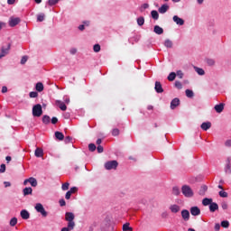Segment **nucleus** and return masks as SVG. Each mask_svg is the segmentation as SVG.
<instances>
[{"instance_id": "f257e3e1", "label": "nucleus", "mask_w": 231, "mask_h": 231, "mask_svg": "<svg viewBox=\"0 0 231 231\" xmlns=\"http://www.w3.org/2000/svg\"><path fill=\"white\" fill-rule=\"evenodd\" d=\"M65 220L68 221L69 228H75V214H73L72 212H66Z\"/></svg>"}, {"instance_id": "f03ea898", "label": "nucleus", "mask_w": 231, "mask_h": 231, "mask_svg": "<svg viewBox=\"0 0 231 231\" xmlns=\"http://www.w3.org/2000/svg\"><path fill=\"white\" fill-rule=\"evenodd\" d=\"M181 192L185 198H193L194 197V190L189 185H183L181 187Z\"/></svg>"}, {"instance_id": "7ed1b4c3", "label": "nucleus", "mask_w": 231, "mask_h": 231, "mask_svg": "<svg viewBox=\"0 0 231 231\" xmlns=\"http://www.w3.org/2000/svg\"><path fill=\"white\" fill-rule=\"evenodd\" d=\"M34 208L36 212H38L39 214H42V217H48V212L46 211V209H44V206H42V204L37 203Z\"/></svg>"}, {"instance_id": "20e7f679", "label": "nucleus", "mask_w": 231, "mask_h": 231, "mask_svg": "<svg viewBox=\"0 0 231 231\" xmlns=\"http://www.w3.org/2000/svg\"><path fill=\"white\" fill-rule=\"evenodd\" d=\"M42 116V106L37 104L32 107V116Z\"/></svg>"}, {"instance_id": "39448f33", "label": "nucleus", "mask_w": 231, "mask_h": 231, "mask_svg": "<svg viewBox=\"0 0 231 231\" xmlns=\"http://www.w3.org/2000/svg\"><path fill=\"white\" fill-rule=\"evenodd\" d=\"M118 167V162L116 161H110V162H106L105 163V169H106V171H116V169Z\"/></svg>"}, {"instance_id": "423d86ee", "label": "nucleus", "mask_w": 231, "mask_h": 231, "mask_svg": "<svg viewBox=\"0 0 231 231\" xmlns=\"http://www.w3.org/2000/svg\"><path fill=\"white\" fill-rule=\"evenodd\" d=\"M10 48H12V44L8 43L6 47H2L0 51V59H3V57H6L8 53H10Z\"/></svg>"}, {"instance_id": "0eeeda50", "label": "nucleus", "mask_w": 231, "mask_h": 231, "mask_svg": "<svg viewBox=\"0 0 231 231\" xmlns=\"http://www.w3.org/2000/svg\"><path fill=\"white\" fill-rule=\"evenodd\" d=\"M189 212H190L191 216H200L201 209H199L198 208V206H194V207L190 208Z\"/></svg>"}, {"instance_id": "6e6552de", "label": "nucleus", "mask_w": 231, "mask_h": 231, "mask_svg": "<svg viewBox=\"0 0 231 231\" xmlns=\"http://www.w3.org/2000/svg\"><path fill=\"white\" fill-rule=\"evenodd\" d=\"M181 217L184 219V221H189V219H190V212H189L187 209H183L181 211Z\"/></svg>"}, {"instance_id": "1a4fd4ad", "label": "nucleus", "mask_w": 231, "mask_h": 231, "mask_svg": "<svg viewBox=\"0 0 231 231\" xmlns=\"http://www.w3.org/2000/svg\"><path fill=\"white\" fill-rule=\"evenodd\" d=\"M21 23V18H11L9 21V26L14 28V26H17Z\"/></svg>"}, {"instance_id": "9d476101", "label": "nucleus", "mask_w": 231, "mask_h": 231, "mask_svg": "<svg viewBox=\"0 0 231 231\" xmlns=\"http://www.w3.org/2000/svg\"><path fill=\"white\" fill-rule=\"evenodd\" d=\"M173 21L178 24L179 26H183L185 24V20L180 18L178 15L173 16Z\"/></svg>"}, {"instance_id": "9b49d317", "label": "nucleus", "mask_w": 231, "mask_h": 231, "mask_svg": "<svg viewBox=\"0 0 231 231\" xmlns=\"http://www.w3.org/2000/svg\"><path fill=\"white\" fill-rule=\"evenodd\" d=\"M178 106H180V98L175 97L171 102V109H176V107H178Z\"/></svg>"}, {"instance_id": "f8f14e48", "label": "nucleus", "mask_w": 231, "mask_h": 231, "mask_svg": "<svg viewBox=\"0 0 231 231\" xmlns=\"http://www.w3.org/2000/svg\"><path fill=\"white\" fill-rule=\"evenodd\" d=\"M34 156H36V158H42L44 156V151L42 148H36Z\"/></svg>"}, {"instance_id": "ddd939ff", "label": "nucleus", "mask_w": 231, "mask_h": 231, "mask_svg": "<svg viewBox=\"0 0 231 231\" xmlns=\"http://www.w3.org/2000/svg\"><path fill=\"white\" fill-rule=\"evenodd\" d=\"M154 89L156 93H163V87H162V83L160 81L155 82Z\"/></svg>"}, {"instance_id": "4468645a", "label": "nucleus", "mask_w": 231, "mask_h": 231, "mask_svg": "<svg viewBox=\"0 0 231 231\" xmlns=\"http://www.w3.org/2000/svg\"><path fill=\"white\" fill-rule=\"evenodd\" d=\"M200 127H201V129L203 131H208V129H210V127H212V123H210V122H204V123H202Z\"/></svg>"}, {"instance_id": "2eb2a0df", "label": "nucleus", "mask_w": 231, "mask_h": 231, "mask_svg": "<svg viewBox=\"0 0 231 231\" xmlns=\"http://www.w3.org/2000/svg\"><path fill=\"white\" fill-rule=\"evenodd\" d=\"M20 216L22 219H30V213L26 209L22 210Z\"/></svg>"}, {"instance_id": "dca6fc26", "label": "nucleus", "mask_w": 231, "mask_h": 231, "mask_svg": "<svg viewBox=\"0 0 231 231\" xmlns=\"http://www.w3.org/2000/svg\"><path fill=\"white\" fill-rule=\"evenodd\" d=\"M216 210H219V206L216 202H212L211 205H209V211L210 212H216Z\"/></svg>"}, {"instance_id": "f3484780", "label": "nucleus", "mask_w": 231, "mask_h": 231, "mask_svg": "<svg viewBox=\"0 0 231 231\" xmlns=\"http://www.w3.org/2000/svg\"><path fill=\"white\" fill-rule=\"evenodd\" d=\"M223 109H225V104L223 103L215 106V111L217 113H223Z\"/></svg>"}, {"instance_id": "a211bd4d", "label": "nucleus", "mask_w": 231, "mask_h": 231, "mask_svg": "<svg viewBox=\"0 0 231 231\" xmlns=\"http://www.w3.org/2000/svg\"><path fill=\"white\" fill-rule=\"evenodd\" d=\"M153 32L157 35H162L163 33V28L160 27V25H155L153 28Z\"/></svg>"}, {"instance_id": "6ab92c4d", "label": "nucleus", "mask_w": 231, "mask_h": 231, "mask_svg": "<svg viewBox=\"0 0 231 231\" xmlns=\"http://www.w3.org/2000/svg\"><path fill=\"white\" fill-rule=\"evenodd\" d=\"M56 104L58 105V106L61 111H66V109H68V106H66V104H64V102L62 101L57 100Z\"/></svg>"}, {"instance_id": "aec40b11", "label": "nucleus", "mask_w": 231, "mask_h": 231, "mask_svg": "<svg viewBox=\"0 0 231 231\" xmlns=\"http://www.w3.org/2000/svg\"><path fill=\"white\" fill-rule=\"evenodd\" d=\"M170 210L173 213V214H178V212H180V206L174 204V205H171L170 207Z\"/></svg>"}, {"instance_id": "412c9836", "label": "nucleus", "mask_w": 231, "mask_h": 231, "mask_svg": "<svg viewBox=\"0 0 231 231\" xmlns=\"http://www.w3.org/2000/svg\"><path fill=\"white\" fill-rule=\"evenodd\" d=\"M169 10V5L167 4L162 5L160 8H159V12L161 14H166V12H168Z\"/></svg>"}, {"instance_id": "4be33fe9", "label": "nucleus", "mask_w": 231, "mask_h": 231, "mask_svg": "<svg viewBox=\"0 0 231 231\" xmlns=\"http://www.w3.org/2000/svg\"><path fill=\"white\" fill-rule=\"evenodd\" d=\"M211 203H212V199L205 198L202 200V205L204 207H208V205H211Z\"/></svg>"}, {"instance_id": "5701e85b", "label": "nucleus", "mask_w": 231, "mask_h": 231, "mask_svg": "<svg viewBox=\"0 0 231 231\" xmlns=\"http://www.w3.org/2000/svg\"><path fill=\"white\" fill-rule=\"evenodd\" d=\"M151 15H152V19H154V21H158V19H160V14H158V11H156V10H152L151 12Z\"/></svg>"}, {"instance_id": "b1692460", "label": "nucleus", "mask_w": 231, "mask_h": 231, "mask_svg": "<svg viewBox=\"0 0 231 231\" xmlns=\"http://www.w3.org/2000/svg\"><path fill=\"white\" fill-rule=\"evenodd\" d=\"M33 192V189L30 187L23 189V196H30Z\"/></svg>"}, {"instance_id": "393cba45", "label": "nucleus", "mask_w": 231, "mask_h": 231, "mask_svg": "<svg viewBox=\"0 0 231 231\" xmlns=\"http://www.w3.org/2000/svg\"><path fill=\"white\" fill-rule=\"evenodd\" d=\"M36 91H39V93L44 91V85L42 82L36 84Z\"/></svg>"}, {"instance_id": "a878e982", "label": "nucleus", "mask_w": 231, "mask_h": 231, "mask_svg": "<svg viewBox=\"0 0 231 231\" xmlns=\"http://www.w3.org/2000/svg\"><path fill=\"white\" fill-rule=\"evenodd\" d=\"M207 190H208V188L205 185L201 186L199 194V196H205V192H207Z\"/></svg>"}, {"instance_id": "bb28decb", "label": "nucleus", "mask_w": 231, "mask_h": 231, "mask_svg": "<svg viewBox=\"0 0 231 231\" xmlns=\"http://www.w3.org/2000/svg\"><path fill=\"white\" fill-rule=\"evenodd\" d=\"M55 138L57 140L62 141L64 140V134H62L61 132H55Z\"/></svg>"}, {"instance_id": "cd10ccee", "label": "nucleus", "mask_w": 231, "mask_h": 231, "mask_svg": "<svg viewBox=\"0 0 231 231\" xmlns=\"http://www.w3.org/2000/svg\"><path fill=\"white\" fill-rule=\"evenodd\" d=\"M137 24L138 26H143V24H145V18H143V16L138 17Z\"/></svg>"}, {"instance_id": "c85d7f7f", "label": "nucleus", "mask_w": 231, "mask_h": 231, "mask_svg": "<svg viewBox=\"0 0 231 231\" xmlns=\"http://www.w3.org/2000/svg\"><path fill=\"white\" fill-rule=\"evenodd\" d=\"M29 182L32 187H37L38 185L37 179L33 177L29 178Z\"/></svg>"}, {"instance_id": "c756f323", "label": "nucleus", "mask_w": 231, "mask_h": 231, "mask_svg": "<svg viewBox=\"0 0 231 231\" xmlns=\"http://www.w3.org/2000/svg\"><path fill=\"white\" fill-rule=\"evenodd\" d=\"M176 79V74H175V72H171L170 74H169V76H168V80L170 81V82H172V81H174Z\"/></svg>"}, {"instance_id": "7c9ffc66", "label": "nucleus", "mask_w": 231, "mask_h": 231, "mask_svg": "<svg viewBox=\"0 0 231 231\" xmlns=\"http://www.w3.org/2000/svg\"><path fill=\"white\" fill-rule=\"evenodd\" d=\"M51 120V119L50 118L49 116H43V117H42V122H43V124H45L46 125H48V124H50Z\"/></svg>"}, {"instance_id": "2f4dec72", "label": "nucleus", "mask_w": 231, "mask_h": 231, "mask_svg": "<svg viewBox=\"0 0 231 231\" xmlns=\"http://www.w3.org/2000/svg\"><path fill=\"white\" fill-rule=\"evenodd\" d=\"M88 151H90V152H95V151H97V145H95V143H89Z\"/></svg>"}, {"instance_id": "473e14b6", "label": "nucleus", "mask_w": 231, "mask_h": 231, "mask_svg": "<svg viewBox=\"0 0 231 231\" xmlns=\"http://www.w3.org/2000/svg\"><path fill=\"white\" fill-rule=\"evenodd\" d=\"M226 172H227L228 174H230V172H231L230 158H227V164L226 166Z\"/></svg>"}, {"instance_id": "72a5a7b5", "label": "nucleus", "mask_w": 231, "mask_h": 231, "mask_svg": "<svg viewBox=\"0 0 231 231\" xmlns=\"http://www.w3.org/2000/svg\"><path fill=\"white\" fill-rule=\"evenodd\" d=\"M172 194H173L174 196H180V188H178V187H173V189H172Z\"/></svg>"}, {"instance_id": "f704fd0d", "label": "nucleus", "mask_w": 231, "mask_h": 231, "mask_svg": "<svg viewBox=\"0 0 231 231\" xmlns=\"http://www.w3.org/2000/svg\"><path fill=\"white\" fill-rule=\"evenodd\" d=\"M206 62H207L208 66H215L216 65V60H214L213 59H207Z\"/></svg>"}, {"instance_id": "c9c22d12", "label": "nucleus", "mask_w": 231, "mask_h": 231, "mask_svg": "<svg viewBox=\"0 0 231 231\" xmlns=\"http://www.w3.org/2000/svg\"><path fill=\"white\" fill-rule=\"evenodd\" d=\"M186 97H188V98H192V97H194V92L190 89H186Z\"/></svg>"}, {"instance_id": "e433bc0d", "label": "nucleus", "mask_w": 231, "mask_h": 231, "mask_svg": "<svg viewBox=\"0 0 231 231\" xmlns=\"http://www.w3.org/2000/svg\"><path fill=\"white\" fill-rule=\"evenodd\" d=\"M195 71L198 73V75H205V70L201 68L195 67Z\"/></svg>"}, {"instance_id": "4c0bfd02", "label": "nucleus", "mask_w": 231, "mask_h": 231, "mask_svg": "<svg viewBox=\"0 0 231 231\" xmlns=\"http://www.w3.org/2000/svg\"><path fill=\"white\" fill-rule=\"evenodd\" d=\"M221 226L223 228H228V226H230V222H228V220H224L221 222Z\"/></svg>"}, {"instance_id": "58836bf2", "label": "nucleus", "mask_w": 231, "mask_h": 231, "mask_svg": "<svg viewBox=\"0 0 231 231\" xmlns=\"http://www.w3.org/2000/svg\"><path fill=\"white\" fill-rule=\"evenodd\" d=\"M10 226H15L17 225V217H13L9 222Z\"/></svg>"}, {"instance_id": "ea45409f", "label": "nucleus", "mask_w": 231, "mask_h": 231, "mask_svg": "<svg viewBox=\"0 0 231 231\" xmlns=\"http://www.w3.org/2000/svg\"><path fill=\"white\" fill-rule=\"evenodd\" d=\"M123 230L124 231H133V227H131V226H129V224L128 223H126V224H124L123 225Z\"/></svg>"}, {"instance_id": "a19ab883", "label": "nucleus", "mask_w": 231, "mask_h": 231, "mask_svg": "<svg viewBox=\"0 0 231 231\" xmlns=\"http://www.w3.org/2000/svg\"><path fill=\"white\" fill-rule=\"evenodd\" d=\"M166 48H172V42L171 40H166L164 42Z\"/></svg>"}, {"instance_id": "79ce46f5", "label": "nucleus", "mask_w": 231, "mask_h": 231, "mask_svg": "<svg viewBox=\"0 0 231 231\" xmlns=\"http://www.w3.org/2000/svg\"><path fill=\"white\" fill-rule=\"evenodd\" d=\"M44 17H45L44 14H38L37 16L38 23H42V21H44Z\"/></svg>"}, {"instance_id": "37998d69", "label": "nucleus", "mask_w": 231, "mask_h": 231, "mask_svg": "<svg viewBox=\"0 0 231 231\" xmlns=\"http://www.w3.org/2000/svg\"><path fill=\"white\" fill-rule=\"evenodd\" d=\"M57 3H59V0H49L48 1L49 6H55V5H57Z\"/></svg>"}, {"instance_id": "c03bdc74", "label": "nucleus", "mask_w": 231, "mask_h": 231, "mask_svg": "<svg viewBox=\"0 0 231 231\" xmlns=\"http://www.w3.org/2000/svg\"><path fill=\"white\" fill-rule=\"evenodd\" d=\"M29 97L31 98H37V97H39V93H37L35 91L30 92Z\"/></svg>"}, {"instance_id": "a18cd8bd", "label": "nucleus", "mask_w": 231, "mask_h": 231, "mask_svg": "<svg viewBox=\"0 0 231 231\" xmlns=\"http://www.w3.org/2000/svg\"><path fill=\"white\" fill-rule=\"evenodd\" d=\"M118 134H120V130H118V128H115L112 130L113 136H118Z\"/></svg>"}, {"instance_id": "49530a36", "label": "nucleus", "mask_w": 231, "mask_h": 231, "mask_svg": "<svg viewBox=\"0 0 231 231\" xmlns=\"http://www.w3.org/2000/svg\"><path fill=\"white\" fill-rule=\"evenodd\" d=\"M62 190H68L69 189V182H65L62 184L61 186Z\"/></svg>"}, {"instance_id": "de8ad7c7", "label": "nucleus", "mask_w": 231, "mask_h": 231, "mask_svg": "<svg viewBox=\"0 0 231 231\" xmlns=\"http://www.w3.org/2000/svg\"><path fill=\"white\" fill-rule=\"evenodd\" d=\"M218 194H219L220 198H228V193H226L224 190L219 191Z\"/></svg>"}, {"instance_id": "09e8293b", "label": "nucleus", "mask_w": 231, "mask_h": 231, "mask_svg": "<svg viewBox=\"0 0 231 231\" xmlns=\"http://www.w3.org/2000/svg\"><path fill=\"white\" fill-rule=\"evenodd\" d=\"M93 50L95 53H98V51H100V44H95Z\"/></svg>"}, {"instance_id": "8fccbe9b", "label": "nucleus", "mask_w": 231, "mask_h": 231, "mask_svg": "<svg viewBox=\"0 0 231 231\" xmlns=\"http://www.w3.org/2000/svg\"><path fill=\"white\" fill-rule=\"evenodd\" d=\"M3 172H6V165L5 164L0 165V173L3 174Z\"/></svg>"}, {"instance_id": "3c124183", "label": "nucleus", "mask_w": 231, "mask_h": 231, "mask_svg": "<svg viewBox=\"0 0 231 231\" xmlns=\"http://www.w3.org/2000/svg\"><path fill=\"white\" fill-rule=\"evenodd\" d=\"M175 88H177V89H182L183 85L180 81H175Z\"/></svg>"}, {"instance_id": "603ef678", "label": "nucleus", "mask_w": 231, "mask_h": 231, "mask_svg": "<svg viewBox=\"0 0 231 231\" xmlns=\"http://www.w3.org/2000/svg\"><path fill=\"white\" fill-rule=\"evenodd\" d=\"M28 62V56H23L21 60V64H26Z\"/></svg>"}, {"instance_id": "864d4df0", "label": "nucleus", "mask_w": 231, "mask_h": 231, "mask_svg": "<svg viewBox=\"0 0 231 231\" xmlns=\"http://www.w3.org/2000/svg\"><path fill=\"white\" fill-rule=\"evenodd\" d=\"M71 140H73V138H71V136H66L64 139L65 143H71Z\"/></svg>"}, {"instance_id": "5fc2aeb1", "label": "nucleus", "mask_w": 231, "mask_h": 231, "mask_svg": "<svg viewBox=\"0 0 231 231\" xmlns=\"http://www.w3.org/2000/svg\"><path fill=\"white\" fill-rule=\"evenodd\" d=\"M147 8H149V4H143L141 8L140 11L143 12V10H147Z\"/></svg>"}, {"instance_id": "6e6d98bb", "label": "nucleus", "mask_w": 231, "mask_h": 231, "mask_svg": "<svg viewBox=\"0 0 231 231\" xmlns=\"http://www.w3.org/2000/svg\"><path fill=\"white\" fill-rule=\"evenodd\" d=\"M78 190H79V188L72 187L69 191L70 192V194H75V192H78Z\"/></svg>"}, {"instance_id": "4d7b16f0", "label": "nucleus", "mask_w": 231, "mask_h": 231, "mask_svg": "<svg viewBox=\"0 0 231 231\" xmlns=\"http://www.w3.org/2000/svg\"><path fill=\"white\" fill-rule=\"evenodd\" d=\"M179 79H183V71L178 70L177 73H175Z\"/></svg>"}, {"instance_id": "13d9d810", "label": "nucleus", "mask_w": 231, "mask_h": 231, "mask_svg": "<svg viewBox=\"0 0 231 231\" xmlns=\"http://www.w3.org/2000/svg\"><path fill=\"white\" fill-rule=\"evenodd\" d=\"M97 152L101 153L104 152V147L102 145H98L97 147Z\"/></svg>"}, {"instance_id": "bf43d9fd", "label": "nucleus", "mask_w": 231, "mask_h": 231, "mask_svg": "<svg viewBox=\"0 0 231 231\" xmlns=\"http://www.w3.org/2000/svg\"><path fill=\"white\" fill-rule=\"evenodd\" d=\"M71 192L69 190L67 191L66 195H65V199H71Z\"/></svg>"}, {"instance_id": "052dcab7", "label": "nucleus", "mask_w": 231, "mask_h": 231, "mask_svg": "<svg viewBox=\"0 0 231 231\" xmlns=\"http://www.w3.org/2000/svg\"><path fill=\"white\" fill-rule=\"evenodd\" d=\"M60 206L66 207V200H64V199H60Z\"/></svg>"}, {"instance_id": "680f3d73", "label": "nucleus", "mask_w": 231, "mask_h": 231, "mask_svg": "<svg viewBox=\"0 0 231 231\" xmlns=\"http://www.w3.org/2000/svg\"><path fill=\"white\" fill-rule=\"evenodd\" d=\"M57 122H59V118H57V117L51 118V124H53V125H55V124H57Z\"/></svg>"}, {"instance_id": "e2e57ef3", "label": "nucleus", "mask_w": 231, "mask_h": 231, "mask_svg": "<svg viewBox=\"0 0 231 231\" xmlns=\"http://www.w3.org/2000/svg\"><path fill=\"white\" fill-rule=\"evenodd\" d=\"M4 185H5V189L8 187H12V183H10V181H5Z\"/></svg>"}, {"instance_id": "0e129e2a", "label": "nucleus", "mask_w": 231, "mask_h": 231, "mask_svg": "<svg viewBox=\"0 0 231 231\" xmlns=\"http://www.w3.org/2000/svg\"><path fill=\"white\" fill-rule=\"evenodd\" d=\"M225 145H226V147H231V139L226 141Z\"/></svg>"}, {"instance_id": "69168bd1", "label": "nucleus", "mask_w": 231, "mask_h": 231, "mask_svg": "<svg viewBox=\"0 0 231 231\" xmlns=\"http://www.w3.org/2000/svg\"><path fill=\"white\" fill-rule=\"evenodd\" d=\"M220 229H221V225L216 224V225H215V230H216V231H219Z\"/></svg>"}, {"instance_id": "338daca9", "label": "nucleus", "mask_w": 231, "mask_h": 231, "mask_svg": "<svg viewBox=\"0 0 231 231\" xmlns=\"http://www.w3.org/2000/svg\"><path fill=\"white\" fill-rule=\"evenodd\" d=\"M222 208H223V210H226V208H228V204L222 203Z\"/></svg>"}, {"instance_id": "774afa93", "label": "nucleus", "mask_w": 231, "mask_h": 231, "mask_svg": "<svg viewBox=\"0 0 231 231\" xmlns=\"http://www.w3.org/2000/svg\"><path fill=\"white\" fill-rule=\"evenodd\" d=\"M69 230H73V229L69 228V226H67V227L61 228V231H69Z\"/></svg>"}]
</instances>
